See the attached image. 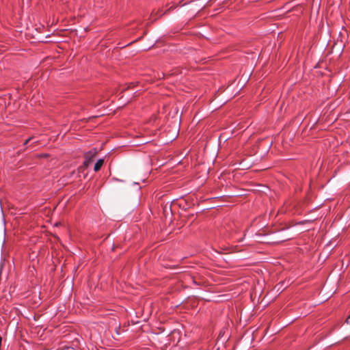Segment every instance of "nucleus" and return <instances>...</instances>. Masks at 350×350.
<instances>
[{
  "label": "nucleus",
  "instance_id": "2",
  "mask_svg": "<svg viewBox=\"0 0 350 350\" xmlns=\"http://www.w3.org/2000/svg\"><path fill=\"white\" fill-rule=\"evenodd\" d=\"M103 163H104V159H98L96 161V163H95V165H94V170L95 172H98L100 169V167H102Z\"/></svg>",
  "mask_w": 350,
  "mask_h": 350
},
{
  "label": "nucleus",
  "instance_id": "5",
  "mask_svg": "<svg viewBox=\"0 0 350 350\" xmlns=\"http://www.w3.org/2000/svg\"><path fill=\"white\" fill-rule=\"evenodd\" d=\"M346 323L347 324H350V314L349 315V317L347 318L346 319Z\"/></svg>",
  "mask_w": 350,
  "mask_h": 350
},
{
  "label": "nucleus",
  "instance_id": "3",
  "mask_svg": "<svg viewBox=\"0 0 350 350\" xmlns=\"http://www.w3.org/2000/svg\"><path fill=\"white\" fill-rule=\"evenodd\" d=\"M165 13L163 12V10L158 11L157 13V15H158V17H160L163 16Z\"/></svg>",
  "mask_w": 350,
  "mask_h": 350
},
{
  "label": "nucleus",
  "instance_id": "4",
  "mask_svg": "<svg viewBox=\"0 0 350 350\" xmlns=\"http://www.w3.org/2000/svg\"><path fill=\"white\" fill-rule=\"evenodd\" d=\"M31 139V137H29V138H28L27 139H26V140L25 141V142H24V146H26V145L29 143V142Z\"/></svg>",
  "mask_w": 350,
  "mask_h": 350
},
{
  "label": "nucleus",
  "instance_id": "1",
  "mask_svg": "<svg viewBox=\"0 0 350 350\" xmlns=\"http://www.w3.org/2000/svg\"><path fill=\"white\" fill-rule=\"evenodd\" d=\"M98 152L96 148H92L84 154L83 165L85 167H88L89 165L92 163Z\"/></svg>",
  "mask_w": 350,
  "mask_h": 350
}]
</instances>
